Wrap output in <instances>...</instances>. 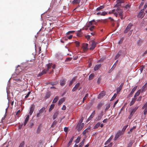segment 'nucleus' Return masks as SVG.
<instances>
[{"instance_id":"f257e3e1","label":"nucleus","mask_w":147,"mask_h":147,"mask_svg":"<svg viewBox=\"0 0 147 147\" xmlns=\"http://www.w3.org/2000/svg\"><path fill=\"white\" fill-rule=\"evenodd\" d=\"M144 9H142L140 10L138 15V17L142 18L144 17L145 14V13L144 12Z\"/></svg>"},{"instance_id":"f03ea898","label":"nucleus","mask_w":147,"mask_h":147,"mask_svg":"<svg viewBox=\"0 0 147 147\" xmlns=\"http://www.w3.org/2000/svg\"><path fill=\"white\" fill-rule=\"evenodd\" d=\"M84 124V123H78L76 126V128L77 129V130L79 131H80L83 127Z\"/></svg>"},{"instance_id":"7ed1b4c3","label":"nucleus","mask_w":147,"mask_h":147,"mask_svg":"<svg viewBox=\"0 0 147 147\" xmlns=\"http://www.w3.org/2000/svg\"><path fill=\"white\" fill-rule=\"evenodd\" d=\"M123 132L122 131H121L120 130L118 131L115 136L114 140H117L119 137V136L123 134Z\"/></svg>"},{"instance_id":"20e7f679","label":"nucleus","mask_w":147,"mask_h":147,"mask_svg":"<svg viewBox=\"0 0 147 147\" xmlns=\"http://www.w3.org/2000/svg\"><path fill=\"white\" fill-rule=\"evenodd\" d=\"M132 26H133V25L131 24V23H129L125 30L124 32V33H127L131 29Z\"/></svg>"},{"instance_id":"39448f33","label":"nucleus","mask_w":147,"mask_h":147,"mask_svg":"<svg viewBox=\"0 0 147 147\" xmlns=\"http://www.w3.org/2000/svg\"><path fill=\"white\" fill-rule=\"evenodd\" d=\"M35 108V105L33 104L31 105L30 108V110L29 112V114L30 115H31L33 113L34 109Z\"/></svg>"},{"instance_id":"423d86ee","label":"nucleus","mask_w":147,"mask_h":147,"mask_svg":"<svg viewBox=\"0 0 147 147\" xmlns=\"http://www.w3.org/2000/svg\"><path fill=\"white\" fill-rule=\"evenodd\" d=\"M142 109H144V114L145 115L147 113V102L142 107Z\"/></svg>"},{"instance_id":"0eeeda50","label":"nucleus","mask_w":147,"mask_h":147,"mask_svg":"<svg viewBox=\"0 0 147 147\" xmlns=\"http://www.w3.org/2000/svg\"><path fill=\"white\" fill-rule=\"evenodd\" d=\"M88 44L87 43H84L82 44V48L84 51H87L88 49Z\"/></svg>"},{"instance_id":"6e6552de","label":"nucleus","mask_w":147,"mask_h":147,"mask_svg":"<svg viewBox=\"0 0 147 147\" xmlns=\"http://www.w3.org/2000/svg\"><path fill=\"white\" fill-rule=\"evenodd\" d=\"M92 43L91 46L89 49L90 50H94V48L96 47V43L94 41H92Z\"/></svg>"},{"instance_id":"1a4fd4ad","label":"nucleus","mask_w":147,"mask_h":147,"mask_svg":"<svg viewBox=\"0 0 147 147\" xmlns=\"http://www.w3.org/2000/svg\"><path fill=\"white\" fill-rule=\"evenodd\" d=\"M123 85V83H122L120 85V86L117 88L116 89V91L117 94H118L120 92V91L122 89Z\"/></svg>"},{"instance_id":"9d476101","label":"nucleus","mask_w":147,"mask_h":147,"mask_svg":"<svg viewBox=\"0 0 147 147\" xmlns=\"http://www.w3.org/2000/svg\"><path fill=\"white\" fill-rule=\"evenodd\" d=\"M106 94L105 92L104 91H102L98 95V98L100 99L104 96Z\"/></svg>"},{"instance_id":"9b49d317","label":"nucleus","mask_w":147,"mask_h":147,"mask_svg":"<svg viewBox=\"0 0 147 147\" xmlns=\"http://www.w3.org/2000/svg\"><path fill=\"white\" fill-rule=\"evenodd\" d=\"M137 88V86H136L134 87L133 89L132 90L131 92L128 95V97H130L132 94H133V93H134V91L136 90Z\"/></svg>"},{"instance_id":"f8f14e48","label":"nucleus","mask_w":147,"mask_h":147,"mask_svg":"<svg viewBox=\"0 0 147 147\" xmlns=\"http://www.w3.org/2000/svg\"><path fill=\"white\" fill-rule=\"evenodd\" d=\"M80 85V83L79 82L75 86V87L72 89V91L74 92L79 87Z\"/></svg>"},{"instance_id":"ddd939ff","label":"nucleus","mask_w":147,"mask_h":147,"mask_svg":"<svg viewBox=\"0 0 147 147\" xmlns=\"http://www.w3.org/2000/svg\"><path fill=\"white\" fill-rule=\"evenodd\" d=\"M101 66V65L100 64L95 65L94 67V70L95 71H97L99 69Z\"/></svg>"},{"instance_id":"4468645a","label":"nucleus","mask_w":147,"mask_h":147,"mask_svg":"<svg viewBox=\"0 0 147 147\" xmlns=\"http://www.w3.org/2000/svg\"><path fill=\"white\" fill-rule=\"evenodd\" d=\"M95 114V111H94L88 119V120L89 121L92 119Z\"/></svg>"},{"instance_id":"2eb2a0df","label":"nucleus","mask_w":147,"mask_h":147,"mask_svg":"<svg viewBox=\"0 0 147 147\" xmlns=\"http://www.w3.org/2000/svg\"><path fill=\"white\" fill-rule=\"evenodd\" d=\"M138 108V107H136L134 109H133L130 113V115L132 116L135 111L137 110Z\"/></svg>"},{"instance_id":"dca6fc26","label":"nucleus","mask_w":147,"mask_h":147,"mask_svg":"<svg viewBox=\"0 0 147 147\" xmlns=\"http://www.w3.org/2000/svg\"><path fill=\"white\" fill-rule=\"evenodd\" d=\"M29 118V115H27L26 118L24 123V126H25L27 124Z\"/></svg>"},{"instance_id":"f3484780","label":"nucleus","mask_w":147,"mask_h":147,"mask_svg":"<svg viewBox=\"0 0 147 147\" xmlns=\"http://www.w3.org/2000/svg\"><path fill=\"white\" fill-rule=\"evenodd\" d=\"M81 1V0H74L72 2L73 4H79Z\"/></svg>"},{"instance_id":"a211bd4d","label":"nucleus","mask_w":147,"mask_h":147,"mask_svg":"<svg viewBox=\"0 0 147 147\" xmlns=\"http://www.w3.org/2000/svg\"><path fill=\"white\" fill-rule=\"evenodd\" d=\"M66 80L65 79H62L60 80V85L61 86H64L65 84Z\"/></svg>"},{"instance_id":"6ab92c4d","label":"nucleus","mask_w":147,"mask_h":147,"mask_svg":"<svg viewBox=\"0 0 147 147\" xmlns=\"http://www.w3.org/2000/svg\"><path fill=\"white\" fill-rule=\"evenodd\" d=\"M59 114V112L57 111L54 113V115L53 116V119H55L57 117L58 115Z\"/></svg>"},{"instance_id":"aec40b11","label":"nucleus","mask_w":147,"mask_h":147,"mask_svg":"<svg viewBox=\"0 0 147 147\" xmlns=\"http://www.w3.org/2000/svg\"><path fill=\"white\" fill-rule=\"evenodd\" d=\"M147 85V83H146L142 87V92L145 91L146 90V86Z\"/></svg>"},{"instance_id":"412c9836","label":"nucleus","mask_w":147,"mask_h":147,"mask_svg":"<svg viewBox=\"0 0 147 147\" xmlns=\"http://www.w3.org/2000/svg\"><path fill=\"white\" fill-rule=\"evenodd\" d=\"M46 73L47 72L46 71V69H44L43 70H42L41 73L38 74V77L42 76L43 74H46Z\"/></svg>"},{"instance_id":"4be33fe9","label":"nucleus","mask_w":147,"mask_h":147,"mask_svg":"<svg viewBox=\"0 0 147 147\" xmlns=\"http://www.w3.org/2000/svg\"><path fill=\"white\" fill-rule=\"evenodd\" d=\"M52 65V63H49L47 65V68L46 70V72H47V71H49V69H50Z\"/></svg>"},{"instance_id":"5701e85b","label":"nucleus","mask_w":147,"mask_h":147,"mask_svg":"<svg viewBox=\"0 0 147 147\" xmlns=\"http://www.w3.org/2000/svg\"><path fill=\"white\" fill-rule=\"evenodd\" d=\"M103 105V103L100 102L98 103L97 106V108L98 109H100L102 107Z\"/></svg>"},{"instance_id":"b1692460","label":"nucleus","mask_w":147,"mask_h":147,"mask_svg":"<svg viewBox=\"0 0 147 147\" xmlns=\"http://www.w3.org/2000/svg\"><path fill=\"white\" fill-rule=\"evenodd\" d=\"M76 79V78L75 77L73 78L69 82V86H71L73 83L74 82L75 80Z\"/></svg>"},{"instance_id":"393cba45","label":"nucleus","mask_w":147,"mask_h":147,"mask_svg":"<svg viewBox=\"0 0 147 147\" xmlns=\"http://www.w3.org/2000/svg\"><path fill=\"white\" fill-rule=\"evenodd\" d=\"M119 14V15L120 16L121 19H123V11L122 10L120 11L118 13Z\"/></svg>"},{"instance_id":"a878e982","label":"nucleus","mask_w":147,"mask_h":147,"mask_svg":"<svg viewBox=\"0 0 147 147\" xmlns=\"http://www.w3.org/2000/svg\"><path fill=\"white\" fill-rule=\"evenodd\" d=\"M65 101V99L63 98L60 99L59 101L58 105H61Z\"/></svg>"},{"instance_id":"bb28decb","label":"nucleus","mask_w":147,"mask_h":147,"mask_svg":"<svg viewBox=\"0 0 147 147\" xmlns=\"http://www.w3.org/2000/svg\"><path fill=\"white\" fill-rule=\"evenodd\" d=\"M59 99V96H56L53 99L52 103H55Z\"/></svg>"},{"instance_id":"cd10ccee","label":"nucleus","mask_w":147,"mask_h":147,"mask_svg":"<svg viewBox=\"0 0 147 147\" xmlns=\"http://www.w3.org/2000/svg\"><path fill=\"white\" fill-rule=\"evenodd\" d=\"M94 76V74H92L90 75L88 78V80H92Z\"/></svg>"},{"instance_id":"c85d7f7f","label":"nucleus","mask_w":147,"mask_h":147,"mask_svg":"<svg viewBox=\"0 0 147 147\" xmlns=\"http://www.w3.org/2000/svg\"><path fill=\"white\" fill-rule=\"evenodd\" d=\"M111 11L112 14L113 13L114 15H115L116 17H117V12H116V10L115 9H113Z\"/></svg>"},{"instance_id":"c756f323","label":"nucleus","mask_w":147,"mask_h":147,"mask_svg":"<svg viewBox=\"0 0 147 147\" xmlns=\"http://www.w3.org/2000/svg\"><path fill=\"white\" fill-rule=\"evenodd\" d=\"M55 106V105L54 104H51L50 106V107L49 108V112H51L52 109L54 108V107Z\"/></svg>"},{"instance_id":"7c9ffc66","label":"nucleus","mask_w":147,"mask_h":147,"mask_svg":"<svg viewBox=\"0 0 147 147\" xmlns=\"http://www.w3.org/2000/svg\"><path fill=\"white\" fill-rule=\"evenodd\" d=\"M121 52V51H119L118 53L117 54L115 57V59H116L120 57V56Z\"/></svg>"},{"instance_id":"2f4dec72","label":"nucleus","mask_w":147,"mask_h":147,"mask_svg":"<svg viewBox=\"0 0 147 147\" xmlns=\"http://www.w3.org/2000/svg\"><path fill=\"white\" fill-rule=\"evenodd\" d=\"M136 98H132V100L130 103V105L131 106L135 102V101L136 100Z\"/></svg>"},{"instance_id":"473e14b6","label":"nucleus","mask_w":147,"mask_h":147,"mask_svg":"<svg viewBox=\"0 0 147 147\" xmlns=\"http://www.w3.org/2000/svg\"><path fill=\"white\" fill-rule=\"evenodd\" d=\"M58 82V81L55 82H51L49 83V84L52 86H54L57 84Z\"/></svg>"},{"instance_id":"72a5a7b5","label":"nucleus","mask_w":147,"mask_h":147,"mask_svg":"<svg viewBox=\"0 0 147 147\" xmlns=\"http://www.w3.org/2000/svg\"><path fill=\"white\" fill-rule=\"evenodd\" d=\"M56 57L57 59H62V56L60 54H57L56 55Z\"/></svg>"},{"instance_id":"f704fd0d","label":"nucleus","mask_w":147,"mask_h":147,"mask_svg":"<svg viewBox=\"0 0 147 147\" xmlns=\"http://www.w3.org/2000/svg\"><path fill=\"white\" fill-rule=\"evenodd\" d=\"M140 90H138L137 92L135 94L134 98H136V97L138 96L140 94Z\"/></svg>"},{"instance_id":"c9c22d12","label":"nucleus","mask_w":147,"mask_h":147,"mask_svg":"<svg viewBox=\"0 0 147 147\" xmlns=\"http://www.w3.org/2000/svg\"><path fill=\"white\" fill-rule=\"evenodd\" d=\"M85 140L84 139L80 143L78 147H82L83 146V145L84 142Z\"/></svg>"},{"instance_id":"e433bc0d","label":"nucleus","mask_w":147,"mask_h":147,"mask_svg":"<svg viewBox=\"0 0 147 147\" xmlns=\"http://www.w3.org/2000/svg\"><path fill=\"white\" fill-rule=\"evenodd\" d=\"M105 7L104 5L100 6L98 7L97 8L96 10L97 11H99L102 9H103Z\"/></svg>"},{"instance_id":"4c0bfd02","label":"nucleus","mask_w":147,"mask_h":147,"mask_svg":"<svg viewBox=\"0 0 147 147\" xmlns=\"http://www.w3.org/2000/svg\"><path fill=\"white\" fill-rule=\"evenodd\" d=\"M74 138V136H72L71 137V139H70V140H69V142L68 144V146H70L71 144V143L72 142V141L73 140Z\"/></svg>"},{"instance_id":"58836bf2","label":"nucleus","mask_w":147,"mask_h":147,"mask_svg":"<svg viewBox=\"0 0 147 147\" xmlns=\"http://www.w3.org/2000/svg\"><path fill=\"white\" fill-rule=\"evenodd\" d=\"M90 130V128H88L85 129L83 132V134L84 135H85L87 132H88V130Z\"/></svg>"},{"instance_id":"ea45409f","label":"nucleus","mask_w":147,"mask_h":147,"mask_svg":"<svg viewBox=\"0 0 147 147\" xmlns=\"http://www.w3.org/2000/svg\"><path fill=\"white\" fill-rule=\"evenodd\" d=\"M110 105L109 104H108L107 105L106 108L105 109V112H106L109 109L110 107Z\"/></svg>"},{"instance_id":"a19ab883","label":"nucleus","mask_w":147,"mask_h":147,"mask_svg":"<svg viewBox=\"0 0 147 147\" xmlns=\"http://www.w3.org/2000/svg\"><path fill=\"white\" fill-rule=\"evenodd\" d=\"M117 4L115 5V6H119V4H121L122 3V1L121 0H117Z\"/></svg>"},{"instance_id":"79ce46f5","label":"nucleus","mask_w":147,"mask_h":147,"mask_svg":"<svg viewBox=\"0 0 147 147\" xmlns=\"http://www.w3.org/2000/svg\"><path fill=\"white\" fill-rule=\"evenodd\" d=\"M112 139V138H109L107 141L105 143V145H107L109 143L111 140Z\"/></svg>"},{"instance_id":"37998d69","label":"nucleus","mask_w":147,"mask_h":147,"mask_svg":"<svg viewBox=\"0 0 147 147\" xmlns=\"http://www.w3.org/2000/svg\"><path fill=\"white\" fill-rule=\"evenodd\" d=\"M57 123V121L55 120L53 122L52 124L51 127H54V126H55L56 125V124Z\"/></svg>"},{"instance_id":"c03bdc74","label":"nucleus","mask_w":147,"mask_h":147,"mask_svg":"<svg viewBox=\"0 0 147 147\" xmlns=\"http://www.w3.org/2000/svg\"><path fill=\"white\" fill-rule=\"evenodd\" d=\"M142 42V41L141 40H138L137 41L138 45V46H140Z\"/></svg>"},{"instance_id":"a18cd8bd","label":"nucleus","mask_w":147,"mask_h":147,"mask_svg":"<svg viewBox=\"0 0 147 147\" xmlns=\"http://www.w3.org/2000/svg\"><path fill=\"white\" fill-rule=\"evenodd\" d=\"M45 107H42L39 111L40 113H42L45 111Z\"/></svg>"},{"instance_id":"49530a36","label":"nucleus","mask_w":147,"mask_h":147,"mask_svg":"<svg viewBox=\"0 0 147 147\" xmlns=\"http://www.w3.org/2000/svg\"><path fill=\"white\" fill-rule=\"evenodd\" d=\"M100 125V122H98L97 123L96 125H95L94 127V129L98 127Z\"/></svg>"},{"instance_id":"de8ad7c7","label":"nucleus","mask_w":147,"mask_h":147,"mask_svg":"<svg viewBox=\"0 0 147 147\" xmlns=\"http://www.w3.org/2000/svg\"><path fill=\"white\" fill-rule=\"evenodd\" d=\"M24 144L25 142L24 141H23L21 143L19 146L20 147H24Z\"/></svg>"},{"instance_id":"09e8293b","label":"nucleus","mask_w":147,"mask_h":147,"mask_svg":"<svg viewBox=\"0 0 147 147\" xmlns=\"http://www.w3.org/2000/svg\"><path fill=\"white\" fill-rule=\"evenodd\" d=\"M80 138L79 136L78 137V138L76 139L75 141V142L76 143H78L80 140Z\"/></svg>"},{"instance_id":"8fccbe9b","label":"nucleus","mask_w":147,"mask_h":147,"mask_svg":"<svg viewBox=\"0 0 147 147\" xmlns=\"http://www.w3.org/2000/svg\"><path fill=\"white\" fill-rule=\"evenodd\" d=\"M117 96V94L116 93L115 94H114V95L111 98V101L113 100L116 98V97Z\"/></svg>"},{"instance_id":"3c124183","label":"nucleus","mask_w":147,"mask_h":147,"mask_svg":"<svg viewBox=\"0 0 147 147\" xmlns=\"http://www.w3.org/2000/svg\"><path fill=\"white\" fill-rule=\"evenodd\" d=\"M101 80V77H99L98 78L97 81V83L98 84H100Z\"/></svg>"},{"instance_id":"603ef678","label":"nucleus","mask_w":147,"mask_h":147,"mask_svg":"<svg viewBox=\"0 0 147 147\" xmlns=\"http://www.w3.org/2000/svg\"><path fill=\"white\" fill-rule=\"evenodd\" d=\"M88 94H86L85 96L83 98V102H84V100H85L86 98H87L88 97Z\"/></svg>"},{"instance_id":"864d4df0","label":"nucleus","mask_w":147,"mask_h":147,"mask_svg":"<svg viewBox=\"0 0 147 147\" xmlns=\"http://www.w3.org/2000/svg\"><path fill=\"white\" fill-rule=\"evenodd\" d=\"M128 126V125H127L124 127L122 129V131L123 132L124 131H125V129H126V128H127Z\"/></svg>"},{"instance_id":"5fc2aeb1","label":"nucleus","mask_w":147,"mask_h":147,"mask_svg":"<svg viewBox=\"0 0 147 147\" xmlns=\"http://www.w3.org/2000/svg\"><path fill=\"white\" fill-rule=\"evenodd\" d=\"M50 95L49 93H47L45 96V98L47 99L49 98L50 97Z\"/></svg>"},{"instance_id":"6e6d98bb","label":"nucleus","mask_w":147,"mask_h":147,"mask_svg":"<svg viewBox=\"0 0 147 147\" xmlns=\"http://www.w3.org/2000/svg\"><path fill=\"white\" fill-rule=\"evenodd\" d=\"M95 22L94 20H93L89 22H88V24L89 26L92 25L93 24L92 22Z\"/></svg>"},{"instance_id":"4d7b16f0","label":"nucleus","mask_w":147,"mask_h":147,"mask_svg":"<svg viewBox=\"0 0 147 147\" xmlns=\"http://www.w3.org/2000/svg\"><path fill=\"white\" fill-rule=\"evenodd\" d=\"M122 10H121V9L119 7H117V8L116 10V12H117V13H119L120 11H121Z\"/></svg>"},{"instance_id":"13d9d810","label":"nucleus","mask_w":147,"mask_h":147,"mask_svg":"<svg viewBox=\"0 0 147 147\" xmlns=\"http://www.w3.org/2000/svg\"><path fill=\"white\" fill-rule=\"evenodd\" d=\"M107 12H103L102 13H101V15L103 16H105L107 14Z\"/></svg>"},{"instance_id":"bf43d9fd","label":"nucleus","mask_w":147,"mask_h":147,"mask_svg":"<svg viewBox=\"0 0 147 147\" xmlns=\"http://www.w3.org/2000/svg\"><path fill=\"white\" fill-rule=\"evenodd\" d=\"M31 93L30 92H28L27 94H26V95L25 96V98H27L29 96L30 94Z\"/></svg>"},{"instance_id":"052dcab7","label":"nucleus","mask_w":147,"mask_h":147,"mask_svg":"<svg viewBox=\"0 0 147 147\" xmlns=\"http://www.w3.org/2000/svg\"><path fill=\"white\" fill-rule=\"evenodd\" d=\"M83 117H82L80 119L78 123H82L83 121Z\"/></svg>"},{"instance_id":"680f3d73","label":"nucleus","mask_w":147,"mask_h":147,"mask_svg":"<svg viewBox=\"0 0 147 147\" xmlns=\"http://www.w3.org/2000/svg\"><path fill=\"white\" fill-rule=\"evenodd\" d=\"M94 28H95L94 26H92L90 28H89V29H90V30L91 31H93V30L94 29Z\"/></svg>"},{"instance_id":"e2e57ef3","label":"nucleus","mask_w":147,"mask_h":147,"mask_svg":"<svg viewBox=\"0 0 147 147\" xmlns=\"http://www.w3.org/2000/svg\"><path fill=\"white\" fill-rule=\"evenodd\" d=\"M115 65V64H114L113 65L112 67L111 68V69L109 71V73H110L112 71V70L114 69H113V68L114 67V66Z\"/></svg>"},{"instance_id":"0e129e2a","label":"nucleus","mask_w":147,"mask_h":147,"mask_svg":"<svg viewBox=\"0 0 147 147\" xmlns=\"http://www.w3.org/2000/svg\"><path fill=\"white\" fill-rule=\"evenodd\" d=\"M42 113H40L39 111V112L37 113V114L36 115V117H39L41 115V114Z\"/></svg>"},{"instance_id":"69168bd1","label":"nucleus","mask_w":147,"mask_h":147,"mask_svg":"<svg viewBox=\"0 0 147 147\" xmlns=\"http://www.w3.org/2000/svg\"><path fill=\"white\" fill-rule=\"evenodd\" d=\"M85 36L86 38L88 40H89L90 38V35H86V36Z\"/></svg>"},{"instance_id":"338daca9","label":"nucleus","mask_w":147,"mask_h":147,"mask_svg":"<svg viewBox=\"0 0 147 147\" xmlns=\"http://www.w3.org/2000/svg\"><path fill=\"white\" fill-rule=\"evenodd\" d=\"M76 44V46L77 47H78L80 45V42L78 41H76L75 42Z\"/></svg>"},{"instance_id":"774afa93","label":"nucleus","mask_w":147,"mask_h":147,"mask_svg":"<svg viewBox=\"0 0 147 147\" xmlns=\"http://www.w3.org/2000/svg\"><path fill=\"white\" fill-rule=\"evenodd\" d=\"M72 59V58L69 57L66 59L65 61H71Z\"/></svg>"}]
</instances>
